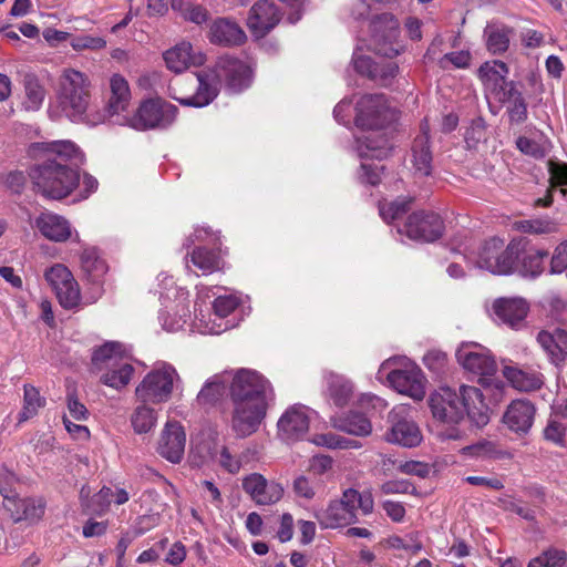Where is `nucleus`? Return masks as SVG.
I'll list each match as a JSON object with an SVG mask.
<instances>
[{
    "label": "nucleus",
    "mask_w": 567,
    "mask_h": 567,
    "mask_svg": "<svg viewBox=\"0 0 567 567\" xmlns=\"http://www.w3.org/2000/svg\"><path fill=\"white\" fill-rule=\"evenodd\" d=\"M355 125L361 130L355 137V148L361 165L358 178L362 184L375 186L381 182L383 166L370 163V159L382 161L392 150L385 128L396 120V112L390 107L383 94H367L355 106Z\"/></svg>",
    "instance_id": "nucleus-1"
},
{
    "label": "nucleus",
    "mask_w": 567,
    "mask_h": 567,
    "mask_svg": "<svg viewBox=\"0 0 567 567\" xmlns=\"http://www.w3.org/2000/svg\"><path fill=\"white\" fill-rule=\"evenodd\" d=\"M429 406L433 417L442 423L451 425L446 430H439L437 435L442 440H458L462 432L455 426L467 415L477 426L488 423V406L485 403L482 391L472 385H461L458 390L450 386H441L431 393Z\"/></svg>",
    "instance_id": "nucleus-2"
},
{
    "label": "nucleus",
    "mask_w": 567,
    "mask_h": 567,
    "mask_svg": "<svg viewBox=\"0 0 567 567\" xmlns=\"http://www.w3.org/2000/svg\"><path fill=\"white\" fill-rule=\"evenodd\" d=\"M91 80L74 68H65L59 76V100L65 115L73 122L91 126L103 123L106 114L91 103Z\"/></svg>",
    "instance_id": "nucleus-3"
},
{
    "label": "nucleus",
    "mask_w": 567,
    "mask_h": 567,
    "mask_svg": "<svg viewBox=\"0 0 567 567\" xmlns=\"http://www.w3.org/2000/svg\"><path fill=\"white\" fill-rule=\"evenodd\" d=\"M358 509L363 515H370L374 509V499L370 491L360 493L347 488L338 499H332L327 507L315 513L321 528H342L358 522Z\"/></svg>",
    "instance_id": "nucleus-4"
},
{
    "label": "nucleus",
    "mask_w": 567,
    "mask_h": 567,
    "mask_svg": "<svg viewBox=\"0 0 567 567\" xmlns=\"http://www.w3.org/2000/svg\"><path fill=\"white\" fill-rule=\"evenodd\" d=\"M33 165L29 176L37 192L51 199L68 197L80 184L79 171L68 164L41 159Z\"/></svg>",
    "instance_id": "nucleus-5"
},
{
    "label": "nucleus",
    "mask_w": 567,
    "mask_h": 567,
    "mask_svg": "<svg viewBox=\"0 0 567 567\" xmlns=\"http://www.w3.org/2000/svg\"><path fill=\"white\" fill-rule=\"evenodd\" d=\"M130 361L131 349L116 341L105 342L92 354L94 368L97 371L105 370L101 375V382L116 390L126 386L132 379L134 369Z\"/></svg>",
    "instance_id": "nucleus-6"
},
{
    "label": "nucleus",
    "mask_w": 567,
    "mask_h": 567,
    "mask_svg": "<svg viewBox=\"0 0 567 567\" xmlns=\"http://www.w3.org/2000/svg\"><path fill=\"white\" fill-rule=\"evenodd\" d=\"M378 380L385 379L398 393L421 401L425 396L426 379L422 370L406 357L394 355L382 362Z\"/></svg>",
    "instance_id": "nucleus-7"
},
{
    "label": "nucleus",
    "mask_w": 567,
    "mask_h": 567,
    "mask_svg": "<svg viewBox=\"0 0 567 567\" xmlns=\"http://www.w3.org/2000/svg\"><path fill=\"white\" fill-rule=\"evenodd\" d=\"M520 244L512 240L505 241L498 237L485 240L476 256L471 258L475 267L487 270L493 275L507 276L515 272L516 261L519 258Z\"/></svg>",
    "instance_id": "nucleus-8"
},
{
    "label": "nucleus",
    "mask_w": 567,
    "mask_h": 567,
    "mask_svg": "<svg viewBox=\"0 0 567 567\" xmlns=\"http://www.w3.org/2000/svg\"><path fill=\"white\" fill-rule=\"evenodd\" d=\"M228 383L231 429L239 437L248 434V370L241 368L221 373Z\"/></svg>",
    "instance_id": "nucleus-9"
},
{
    "label": "nucleus",
    "mask_w": 567,
    "mask_h": 567,
    "mask_svg": "<svg viewBox=\"0 0 567 567\" xmlns=\"http://www.w3.org/2000/svg\"><path fill=\"white\" fill-rule=\"evenodd\" d=\"M179 375L174 367L161 363L150 371L135 389V395L142 403L158 404L169 400Z\"/></svg>",
    "instance_id": "nucleus-10"
},
{
    "label": "nucleus",
    "mask_w": 567,
    "mask_h": 567,
    "mask_svg": "<svg viewBox=\"0 0 567 567\" xmlns=\"http://www.w3.org/2000/svg\"><path fill=\"white\" fill-rule=\"evenodd\" d=\"M399 25V21L390 13L377 16L370 22L369 45L380 58L392 59L402 51Z\"/></svg>",
    "instance_id": "nucleus-11"
},
{
    "label": "nucleus",
    "mask_w": 567,
    "mask_h": 567,
    "mask_svg": "<svg viewBox=\"0 0 567 567\" xmlns=\"http://www.w3.org/2000/svg\"><path fill=\"white\" fill-rule=\"evenodd\" d=\"M458 364L468 373L478 377L480 381L492 377L497 371V364L491 351L476 342H463L456 350Z\"/></svg>",
    "instance_id": "nucleus-12"
},
{
    "label": "nucleus",
    "mask_w": 567,
    "mask_h": 567,
    "mask_svg": "<svg viewBox=\"0 0 567 567\" xmlns=\"http://www.w3.org/2000/svg\"><path fill=\"white\" fill-rule=\"evenodd\" d=\"M177 115V107L162 100H146L141 103L130 118V125L140 131L165 127L172 124Z\"/></svg>",
    "instance_id": "nucleus-13"
},
{
    "label": "nucleus",
    "mask_w": 567,
    "mask_h": 567,
    "mask_svg": "<svg viewBox=\"0 0 567 567\" xmlns=\"http://www.w3.org/2000/svg\"><path fill=\"white\" fill-rule=\"evenodd\" d=\"M400 236L416 241L431 243L439 239L444 229L442 218L433 212H415L411 214L406 221L395 225Z\"/></svg>",
    "instance_id": "nucleus-14"
},
{
    "label": "nucleus",
    "mask_w": 567,
    "mask_h": 567,
    "mask_svg": "<svg viewBox=\"0 0 567 567\" xmlns=\"http://www.w3.org/2000/svg\"><path fill=\"white\" fill-rule=\"evenodd\" d=\"M274 403L275 391L271 383L259 372L250 370V434L260 429Z\"/></svg>",
    "instance_id": "nucleus-15"
},
{
    "label": "nucleus",
    "mask_w": 567,
    "mask_h": 567,
    "mask_svg": "<svg viewBox=\"0 0 567 567\" xmlns=\"http://www.w3.org/2000/svg\"><path fill=\"white\" fill-rule=\"evenodd\" d=\"M310 412L308 406L300 403L288 406L278 419L277 437L286 444L303 440L309 431Z\"/></svg>",
    "instance_id": "nucleus-16"
},
{
    "label": "nucleus",
    "mask_w": 567,
    "mask_h": 567,
    "mask_svg": "<svg viewBox=\"0 0 567 567\" xmlns=\"http://www.w3.org/2000/svg\"><path fill=\"white\" fill-rule=\"evenodd\" d=\"M44 277L63 308L73 309L79 306L80 288L68 267L55 264L45 271Z\"/></svg>",
    "instance_id": "nucleus-17"
},
{
    "label": "nucleus",
    "mask_w": 567,
    "mask_h": 567,
    "mask_svg": "<svg viewBox=\"0 0 567 567\" xmlns=\"http://www.w3.org/2000/svg\"><path fill=\"white\" fill-rule=\"evenodd\" d=\"M240 303L236 295H225L217 297L213 302V313L208 320L199 319L196 328L202 333L219 334L228 329L236 327L234 320L227 319L233 315Z\"/></svg>",
    "instance_id": "nucleus-18"
},
{
    "label": "nucleus",
    "mask_w": 567,
    "mask_h": 567,
    "mask_svg": "<svg viewBox=\"0 0 567 567\" xmlns=\"http://www.w3.org/2000/svg\"><path fill=\"white\" fill-rule=\"evenodd\" d=\"M410 408L400 404L394 406L389 419L392 423L388 434V441L404 447H414L422 441V434L417 424L409 416Z\"/></svg>",
    "instance_id": "nucleus-19"
},
{
    "label": "nucleus",
    "mask_w": 567,
    "mask_h": 567,
    "mask_svg": "<svg viewBox=\"0 0 567 567\" xmlns=\"http://www.w3.org/2000/svg\"><path fill=\"white\" fill-rule=\"evenodd\" d=\"M28 153L34 159L55 161L63 164L84 163V154L69 140L33 143L29 146Z\"/></svg>",
    "instance_id": "nucleus-20"
},
{
    "label": "nucleus",
    "mask_w": 567,
    "mask_h": 567,
    "mask_svg": "<svg viewBox=\"0 0 567 567\" xmlns=\"http://www.w3.org/2000/svg\"><path fill=\"white\" fill-rule=\"evenodd\" d=\"M352 64L359 74L384 86L391 84L399 72V66L394 61L373 60L371 56L361 54L359 49L353 52Z\"/></svg>",
    "instance_id": "nucleus-21"
},
{
    "label": "nucleus",
    "mask_w": 567,
    "mask_h": 567,
    "mask_svg": "<svg viewBox=\"0 0 567 567\" xmlns=\"http://www.w3.org/2000/svg\"><path fill=\"white\" fill-rule=\"evenodd\" d=\"M34 226L40 234L50 241L65 243L73 239L80 243V235L74 230L70 221L55 213L44 212L41 213L34 220Z\"/></svg>",
    "instance_id": "nucleus-22"
},
{
    "label": "nucleus",
    "mask_w": 567,
    "mask_h": 567,
    "mask_svg": "<svg viewBox=\"0 0 567 567\" xmlns=\"http://www.w3.org/2000/svg\"><path fill=\"white\" fill-rule=\"evenodd\" d=\"M528 309L527 301L520 297H502L492 305L495 320L513 329L523 326Z\"/></svg>",
    "instance_id": "nucleus-23"
},
{
    "label": "nucleus",
    "mask_w": 567,
    "mask_h": 567,
    "mask_svg": "<svg viewBox=\"0 0 567 567\" xmlns=\"http://www.w3.org/2000/svg\"><path fill=\"white\" fill-rule=\"evenodd\" d=\"M186 435L176 421H167L161 434L158 453L172 463H179L184 456Z\"/></svg>",
    "instance_id": "nucleus-24"
},
{
    "label": "nucleus",
    "mask_w": 567,
    "mask_h": 567,
    "mask_svg": "<svg viewBox=\"0 0 567 567\" xmlns=\"http://www.w3.org/2000/svg\"><path fill=\"white\" fill-rule=\"evenodd\" d=\"M47 503L42 497H18L8 499L6 511L14 523L27 522L30 525L39 523L45 513Z\"/></svg>",
    "instance_id": "nucleus-25"
},
{
    "label": "nucleus",
    "mask_w": 567,
    "mask_h": 567,
    "mask_svg": "<svg viewBox=\"0 0 567 567\" xmlns=\"http://www.w3.org/2000/svg\"><path fill=\"white\" fill-rule=\"evenodd\" d=\"M281 11L272 0H261L250 9V32L264 37L280 21Z\"/></svg>",
    "instance_id": "nucleus-26"
},
{
    "label": "nucleus",
    "mask_w": 567,
    "mask_h": 567,
    "mask_svg": "<svg viewBox=\"0 0 567 567\" xmlns=\"http://www.w3.org/2000/svg\"><path fill=\"white\" fill-rule=\"evenodd\" d=\"M218 76L231 92L245 89L248 78V65L245 60L233 55L221 56L216 65Z\"/></svg>",
    "instance_id": "nucleus-27"
},
{
    "label": "nucleus",
    "mask_w": 567,
    "mask_h": 567,
    "mask_svg": "<svg viewBox=\"0 0 567 567\" xmlns=\"http://www.w3.org/2000/svg\"><path fill=\"white\" fill-rule=\"evenodd\" d=\"M164 60L169 70L181 73L192 65H202L205 62V55L202 52H195L187 41H182L164 53Z\"/></svg>",
    "instance_id": "nucleus-28"
},
{
    "label": "nucleus",
    "mask_w": 567,
    "mask_h": 567,
    "mask_svg": "<svg viewBox=\"0 0 567 567\" xmlns=\"http://www.w3.org/2000/svg\"><path fill=\"white\" fill-rule=\"evenodd\" d=\"M131 101V89L127 80L120 73H113L109 79V95L105 112L109 116L125 112Z\"/></svg>",
    "instance_id": "nucleus-29"
},
{
    "label": "nucleus",
    "mask_w": 567,
    "mask_h": 567,
    "mask_svg": "<svg viewBox=\"0 0 567 567\" xmlns=\"http://www.w3.org/2000/svg\"><path fill=\"white\" fill-rule=\"evenodd\" d=\"M535 415L534 405L527 400L513 401L504 416L506 426L515 433H527L533 425Z\"/></svg>",
    "instance_id": "nucleus-30"
},
{
    "label": "nucleus",
    "mask_w": 567,
    "mask_h": 567,
    "mask_svg": "<svg viewBox=\"0 0 567 567\" xmlns=\"http://www.w3.org/2000/svg\"><path fill=\"white\" fill-rule=\"evenodd\" d=\"M432 152L430 147L429 126L424 122L421 124V134H419L412 144V165L415 174L429 176L432 173Z\"/></svg>",
    "instance_id": "nucleus-31"
},
{
    "label": "nucleus",
    "mask_w": 567,
    "mask_h": 567,
    "mask_svg": "<svg viewBox=\"0 0 567 567\" xmlns=\"http://www.w3.org/2000/svg\"><path fill=\"white\" fill-rule=\"evenodd\" d=\"M284 494V488L275 481H267L262 475L250 474V498L258 505L277 503Z\"/></svg>",
    "instance_id": "nucleus-32"
},
{
    "label": "nucleus",
    "mask_w": 567,
    "mask_h": 567,
    "mask_svg": "<svg viewBox=\"0 0 567 567\" xmlns=\"http://www.w3.org/2000/svg\"><path fill=\"white\" fill-rule=\"evenodd\" d=\"M209 40L220 45H238L245 42L246 34L235 22L227 19H217L210 24Z\"/></svg>",
    "instance_id": "nucleus-33"
},
{
    "label": "nucleus",
    "mask_w": 567,
    "mask_h": 567,
    "mask_svg": "<svg viewBox=\"0 0 567 567\" xmlns=\"http://www.w3.org/2000/svg\"><path fill=\"white\" fill-rule=\"evenodd\" d=\"M324 380L329 400L339 408L346 406L353 398L354 385L352 381L333 372L326 373Z\"/></svg>",
    "instance_id": "nucleus-34"
},
{
    "label": "nucleus",
    "mask_w": 567,
    "mask_h": 567,
    "mask_svg": "<svg viewBox=\"0 0 567 567\" xmlns=\"http://www.w3.org/2000/svg\"><path fill=\"white\" fill-rule=\"evenodd\" d=\"M186 260L190 261L204 276L221 271L225 268L220 249L208 250L206 247H197Z\"/></svg>",
    "instance_id": "nucleus-35"
},
{
    "label": "nucleus",
    "mask_w": 567,
    "mask_h": 567,
    "mask_svg": "<svg viewBox=\"0 0 567 567\" xmlns=\"http://www.w3.org/2000/svg\"><path fill=\"white\" fill-rule=\"evenodd\" d=\"M334 429L355 436H368L372 432L371 421L359 412L331 417Z\"/></svg>",
    "instance_id": "nucleus-36"
},
{
    "label": "nucleus",
    "mask_w": 567,
    "mask_h": 567,
    "mask_svg": "<svg viewBox=\"0 0 567 567\" xmlns=\"http://www.w3.org/2000/svg\"><path fill=\"white\" fill-rule=\"evenodd\" d=\"M547 256L546 250L535 249L523 252L520 249L515 272L525 278H536L540 276L545 270V259Z\"/></svg>",
    "instance_id": "nucleus-37"
},
{
    "label": "nucleus",
    "mask_w": 567,
    "mask_h": 567,
    "mask_svg": "<svg viewBox=\"0 0 567 567\" xmlns=\"http://www.w3.org/2000/svg\"><path fill=\"white\" fill-rule=\"evenodd\" d=\"M513 30L501 22H489L484 29V39L487 50L493 54L504 53L511 41Z\"/></svg>",
    "instance_id": "nucleus-38"
},
{
    "label": "nucleus",
    "mask_w": 567,
    "mask_h": 567,
    "mask_svg": "<svg viewBox=\"0 0 567 567\" xmlns=\"http://www.w3.org/2000/svg\"><path fill=\"white\" fill-rule=\"evenodd\" d=\"M503 374L513 388L519 391H534L543 384V375L535 371L527 372L514 367H505Z\"/></svg>",
    "instance_id": "nucleus-39"
},
{
    "label": "nucleus",
    "mask_w": 567,
    "mask_h": 567,
    "mask_svg": "<svg viewBox=\"0 0 567 567\" xmlns=\"http://www.w3.org/2000/svg\"><path fill=\"white\" fill-rule=\"evenodd\" d=\"M226 378L220 374H215L209 378L198 392L196 403L202 408H209L220 401L225 392Z\"/></svg>",
    "instance_id": "nucleus-40"
},
{
    "label": "nucleus",
    "mask_w": 567,
    "mask_h": 567,
    "mask_svg": "<svg viewBox=\"0 0 567 567\" xmlns=\"http://www.w3.org/2000/svg\"><path fill=\"white\" fill-rule=\"evenodd\" d=\"M216 89L209 85L199 74L198 87L195 94L187 97H181L175 94H172V97L185 106L203 107L208 105L216 97Z\"/></svg>",
    "instance_id": "nucleus-41"
},
{
    "label": "nucleus",
    "mask_w": 567,
    "mask_h": 567,
    "mask_svg": "<svg viewBox=\"0 0 567 567\" xmlns=\"http://www.w3.org/2000/svg\"><path fill=\"white\" fill-rule=\"evenodd\" d=\"M131 423L135 433H148L157 423V414L154 409L143 403L134 410L131 416Z\"/></svg>",
    "instance_id": "nucleus-42"
},
{
    "label": "nucleus",
    "mask_w": 567,
    "mask_h": 567,
    "mask_svg": "<svg viewBox=\"0 0 567 567\" xmlns=\"http://www.w3.org/2000/svg\"><path fill=\"white\" fill-rule=\"evenodd\" d=\"M508 74V66L503 61L494 60L491 62H485L480 68L481 78L488 84L496 86H502L503 83L506 82V76Z\"/></svg>",
    "instance_id": "nucleus-43"
},
{
    "label": "nucleus",
    "mask_w": 567,
    "mask_h": 567,
    "mask_svg": "<svg viewBox=\"0 0 567 567\" xmlns=\"http://www.w3.org/2000/svg\"><path fill=\"white\" fill-rule=\"evenodd\" d=\"M44 405V399L33 385H24L23 408L19 414V422H25L37 415Z\"/></svg>",
    "instance_id": "nucleus-44"
},
{
    "label": "nucleus",
    "mask_w": 567,
    "mask_h": 567,
    "mask_svg": "<svg viewBox=\"0 0 567 567\" xmlns=\"http://www.w3.org/2000/svg\"><path fill=\"white\" fill-rule=\"evenodd\" d=\"M24 110L38 111L41 107L45 97L44 87L34 78H28L24 81Z\"/></svg>",
    "instance_id": "nucleus-45"
},
{
    "label": "nucleus",
    "mask_w": 567,
    "mask_h": 567,
    "mask_svg": "<svg viewBox=\"0 0 567 567\" xmlns=\"http://www.w3.org/2000/svg\"><path fill=\"white\" fill-rule=\"evenodd\" d=\"M311 442L317 446H323L327 449H358L360 444L347 437H343L336 433H320L315 434L311 439Z\"/></svg>",
    "instance_id": "nucleus-46"
},
{
    "label": "nucleus",
    "mask_w": 567,
    "mask_h": 567,
    "mask_svg": "<svg viewBox=\"0 0 567 567\" xmlns=\"http://www.w3.org/2000/svg\"><path fill=\"white\" fill-rule=\"evenodd\" d=\"M517 229L526 234L545 235L557 231L558 225L550 218H535L518 221Z\"/></svg>",
    "instance_id": "nucleus-47"
},
{
    "label": "nucleus",
    "mask_w": 567,
    "mask_h": 567,
    "mask_svg": "<svg viewBox=\"0 0 567 567\" xmlns=\"http://www.w3.org/2000/svg\"><path fill=\"white\" fill-rule=\"evenodd\" d=\"M411 199L399 198L391 203H380L379 212L380 216L385 223H392L398 220L410 209Z\"/></svg>",
    "instance_id": "nucleus-48"
},
{
    "label": "nucleus",
    "mask_w": 567,
    "mask_h": 567,
    "mask_svg": "<svg viewBox=\"0 0 567 567\" xmlns=\"http://www.w3.org/2000/svg\"><path fill=\"white\" fill-rule=\"evenodd\" d=\"M567 553L563 549L549 548L538 557L532 559L527 567H564Z\"/></svg>",
    "instance_id": "nucleus-49"
},
{
    "label": "nucleus",
    "mask_w": 567,
    "mask_h": 567,
    "mask_svg": "<svg viewBox=\"0 0 567 567\" xmlns=\"http://www.w3.org/2000/svg\"><path fill=\"white\" fill-rule=\"evenodd\" d=\"M537 342L553 364L558 365L563 362V357L560 355V350H558V342L556 340L555 331L553 333L548 331H540L537 334Z\"/></svg>",
    "instance_id": "nucleus-50"
},
{
    "label": "nucleus",
    "mask_w": 567,
    "mask_h": 567,
    "mask_svg": "<svg viewBox=\"0 0 567 567\" xmlns=\"http://www.w3.org/2000/svg\"><path fill=\"white\" fill-rule=\"evenodd\" d=\"M464 140L467 148H476L487 140L486 123L482 117L474 118L466 128Z\"/></svg>",
    "instance_id": "nucleus-51"
},
{
    "label": "nucleus",
    "mask_w": 567,
    "mask_h": 567,
    "mask_svg": "<svg viewBox=\"0 0 567 567\" xmlns=\"http://www.w3.org/2000/svg\"><path fill=\"white\" fill-rule=\"evenodd\" d=\"M106 44L107 42L104 38L92 34H80L72 37L70 41V45L76 52L84 50L101 51L106 48Z\"/></svg>",
    "instance_id": "nucleus-52"
},
{
    "label": "nucleus",
    "mask_w": 567,
    "mask_h": 567,
    "mask_svg": "<svg viewBox=\"0 0 567 567\" xmlns=\"http://www.w3.org/2000/svg\"><path fill=\"white\" fill-rule=\"evenodd\" d=\"M81 265L83 270L89 274H103L105 271L104 261L99 257L95 248H84L81 254Z\"/></svg>",
    "instance_id": "nucleus-53"
},
{
    "label": "nucleus",
    "mask_w": 567,
    "mask_h": 567,
    "mask_svg": "<svg viewBox=\"0 0 567 567\" xmlns=\"http://www.w3.org/2000/svg\"><path fill=\"white\" fill-rule=\"evenodd\" d=\"M567 269V240L560 243L549 260V274L560 275Z\"/></svg>",
    "instance_id": "nucleus-54"
},
{
    "label": "nucleus",
    "mask_w": 567,
    "mask_h": 567,
    "mask_svg": "<svg viewBox=\"0 0 567 567\" xmlns=\"http://www.w3.org/2000/svg\"><path fill=\"white\" fill-rule=\"evenodd\" d=\"M516 145L522 153L535 158H543L547 153V148L544 143H539L526 136L518 137Z\"/></svg>",
    "instance_id": "nucleus-55"
},
{
    "label": "nucleus",
    "mask_w": 567,
    "mask_h": 567,
    "mask_svg": "<svg viewBox=\"0 0 567 567\" xmlns=\"http://www.w3.org/2000/svg\"><path fill=\"white\" fill-rule=\"evenodd\" d=\"M190 317V311L188 307H183L181 310V313L178 315V318H174L169 320L171 313H162L159 316V320L162 321V326L165 330L169 332L178 331L181 330L184 324L187 322V320Z\"/></svg>",
    "instance_id": "nucleus-56"
},
{
    "label": "nucleus",
    "mask_w": 567,
    "mask_h": 567,
    "mask_svg": "<svg viewBox=\"0 0 567 567\" xmlns=\"http://www.w3.org/2000/svg\"><path fill=\"white\" fill-rule=\"evenodd\" d=\"M462 454L471 457H492L495 454V446L488 441H480L461 450Z\"/></svg>",
    "instance_id": "nucleus-57"
},
{
    "label": "nucleus",
    "mask_w": 567,
    "mask_h": 567,
    "mask_svg": "<svg viewBox=\"0 0 567 567\" xmlns=\"http://www.w3.org/2000/svg\"><path fill=\"white\" fill-rule=\"evenodd\" d=\"M382 494H414L415 487L406 480H391L380 487Z\"/></svg>",
    "instance_id": "nucleus-58"
},
{
    "label": "nucleus",
    "mask_w": 567,
    "mask_h": 567,
    "mask_svg": "<svg viewBox=\"0 0 567 567\" xmlns=\"http://www.w3.org/2000/svg\"><path fill=\"white\" fill-rule=\"evenodd\" d=\"M358 404L362 410L373 413H381L388 406V403L384 399L371 393L362 394L359 398Z\"/></svg>",
    "instance_id": "nucleus-59"
},
{
    "label": "nucleus",
    "mask_w": 567,
    "mask_h": 567,
    "mask_svg": "<svg viewBox=\"0 0 567 567\" xmlns=\"http://www.w3.org/2000/svg\"><path fill=\"white\" fill-rule=\"evenodd\" d=\"M565 434L566 426L555 420H549L544 430L545 439L559 446H564L565 444Z\"/></svg>",
    "instance_id": "nucleus-60"
},
{
    "label": "nucleus",
    "mask_w": 567,
    "mask_h": 567,
    "mask_svg": "<svg viewBox=\"0 0 567 567\" xmlns=\"http://www.w3.org/2000/svg\"><path fill=\"white\" fill-rule=\"evenodd\" d=\"M293 492L298 497L310 501L316 495V484L310 478L301 475L293 481Z\"/></svg>",
    "instance_id": "nucleus-61"
},
{
    "label": "nucleus",
    "mask_w": 567,
    "mask_h": 567,
    "mask_svg": "<svg viewBox=\"0 0 567 567\" xmlns=\"http://www.w3.org/2000/svg\"><path fill=\"white\" fill-rule=\"evenodd\" d=\"M423 362L427 369L440 373L446 365L447 357L446 353L440 350H431L424 355Z\"/></svg>",
    "instance_id": "nucleus-62"
},
{
    "label": "nucleus",
    "mask_w": 567,
    "mask_h": 567,
    "mask_svg": "<svg viewBox=\"0 0 567 567\" xmlns=\"http://www.w3.org/2000/svg\"><path fill=\"white\" fill-rule=\"evenodd\" d=\"M219 464L230 474H236L241 468L243 462L239 456L233 454L228 447L220 452Z\"/></svg>",
    "instance_id": "nucleus-63"
},
{
    "label": "nucleus",
    "mask_w": 567,
    "mask_h": 567,
    "mask_svg": "<svg viewBox=\"0 0 567 567\" xmlns=\"http://www.w3.org/2000/svg\"><path fill=\"white\" fill-rule=\"evenodd\" d=\"M189 244L195 241H203L217 245L219 241V233L214 231L207 226H198L195 228L194 234L187 239Z\"/></svg>",
    "instance_id": "nucleus-64"
}]
</instances>
